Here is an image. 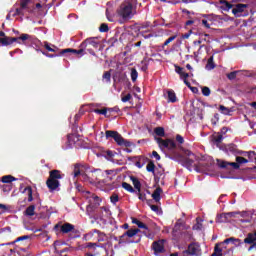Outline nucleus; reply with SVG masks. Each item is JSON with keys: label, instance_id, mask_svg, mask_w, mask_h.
I'll use <instances>...</instances> for the list:
<instances>
[{"label": "nucleus", "instance_id": "8fccbe9b", "mask_svg": "<svg viewBox=\"0 0 256 256\" xmlns=\"http://www.w3.org/2000/svg\"><path fill=\"white\" fill-rule=\"evenodd\" d=\"M192 229L193 231H201V229H203V224L197 222L196 224L193 225Z\"/></svg>", "mask_w": 256, "mask_h": 256}, {"label": "nucleus", "instance_id": "c85d7f7f", "mask_svg": "<svg viewBox=\"0 0 256 256\" xmlns=\"http://www.w3.org/2000/svg\"><path fill=\"white\" fill-rule=\"evenodd\" d=\"M146 171L148 173H155V162L153 160H150L146 166Z\"/></svg>", "mask_w": 256, "mask_h": 256}, {"label": "nucleus", "instance_id": "4468645a", "mask_svg": "<svg viewBox=\"0 0 256 256\" xmlns=\"http://www.w3.org/2000/svg\"><path fill=\"white\" fill-rule=\"evenodd\" d=\"M113 79L117 83H127L128 85H131V82L129 81V78L127 77V74L123 72H117L114 76Z\"/></svg>", "mask_w": 256, "mask_h": 256}, {"label": "nucleus", "instance_id": "052dcab7", "mask_svg": "<svg viewBox=\"0 0 256 256\" xmlns=\"http://www.w3.org/2000/svg\"><path fill=\"white\" fill-rule=\"evenodd\" d=\"M152 156L156 159V161H161V156L159 153H157V151H153Z\"/></svg>", "mask_w": 256, "mask_h": 256}, {"label": "nucleus", "instance_id": "f8f14e48", "mask_svg": "<svg viewBox=\"0 0 256 256\" xmlns=\"http://www.w3.org/2000/svg\"><path fill=\"white\" fill-rule=\"evenodd\" d=\"M235 217V212L221 213L216 216V223H229Z\"/></svg>", "mask_w": 256, "mask_h": 256}, {"label": "nucleus", "instance_id": "4be33fe9", "mask_svg": "<svg viewBox=\"0 0 256 256\" xmlns=\"http://www.w3.org/2000/svg\"><path fill=\"white\" fill-rule=\"evenodd\" d=\"M130 180L132 181L136 191H141V182L139 181V179L135 176H130Z\"/></svg>", "mask_w": 256, "mask_h": 256}, {"label": "nucleus", "instance_id": "393cba45", "mask_svg": "<svg viewBox=\"0 0 256 256\" xmlns=\"http://www.w3.org/2000/svg\"><path fill=\"white\" fill-rule=\"evenodd\" d=\"M212 141L216 143V145H219L223 141V134L217 133L212 135Z\"/></svg>", "mask_w": 256, "mask_h": 256}, {"label": "nucleus", "instance_id": "aec40b11", "mask_svg": "<svg viewBox=\"0 0 256 256\" xmlns=\"http://www.w3.org/2000/svg\"><path fill=\"white\" fill-rule=\"evenodd\" d=\"M132 223H134V225H137L139 229H145L146 231H149V227L137 218H132Z\"/></svg>", "mask_w": 256, "mask_h": 256}, {"label": "nucleus", "instance_id": "423d86ee", "mask_svg": "<svg viewBox=\"0 0 256 256\" xmlns=\"http://www.w3.org/2000/svg\"><path fill=\"white\" fill-rule=\"evenodd\" d=\"M229 243H232L233 245H242L241 239L239 238H227L222 243L215 245L214 252L210 256H223V249L219 247V245H229Z\"/></svg>", "mask_w": 256, "mask_h": 256}, {"label": "nucleus", "instance_id": "72a5a7b5", "mask_svg": "<svg viewBox=\"0 0 256 256\" xmlns=\"http://www.w3.org/2000/svg\"><path fill=\"white\" fill-rule=\"evenodd\" d=\"M25 9L27 8H23V6H20L19 8H16L15 13L13 14L14 17H17V15H25Z\"/></svg>", "mask_w": 256, "mask_h": 256}, {"label": "nucleus", "instance_id": "6e6d98bb", "mask_svg": "<svg viewBox=\"0 0 256 256\" xmlns=\"http://www.w3.org/2000/svg\"><path fill=\"white\" fill-rule=\"evenodd\" d=\"M132 97L133 96H131V94H127L126 96H123L121 98V101H122V103H127V101H131Z\"/></svg>", "mask_w": 256, "mask_h": 256}, {"label": "nucleus", "instance_id": "37998d69", "mask_svg": "<svg viewBox=\"0 0 256 256\" xmlns=\"http://www.w3.org/2000/svg\"><path fill=\"white\" fill-rule=\"evenodd\" d=\"M109 115L108 117H111V113H119L121 111V109L118 108V106H115L113 108H106Z\"/></svg>", "mask_w": 256, "mask_h": 256}, {"label": "nucleus", "instance_id": "4c0bfd02", "mask_svg": "<svg viewBox=\"0 0 256 256\" xmlns=\"http://www.w3.org/2000/svg\"><path fill=\"white\" fill-rule=\"evenodd\" d=\"M236 162L238 163V165H243L245 163H249V160L246 159L245 157L237 156Z\"/></svg>", "mask_w": 256, "mask_h": 256}, {"label": "nucleus", "instance_id": "e433bc0d", "mask_svg": "<svg viewBox=\"0 0 256 256\" xmlns=\"http://www.w3.org/2000/svg\"><path fill=\"white\" fill-rule=\"evenodd\" d=\"M219 110L221 113H223V115H231V110L224 105H220Z\"/></svg>", "mask_w": 256, "mask_h": 256}, {"label": "nucleus", "instance_id": "f704fd0d", "mask_svg": "<svg viewBox=\"0 0 256 256\" xmlns=\"http://www.w3.org/2000/svg\"><path fill=\"white\" fill-rule=\"evenodd\" d=\"M27 239H31V236L29 235L20 236L14 242L9 243V245H15V243H19V241H25Z\"/></svg>", "mask_w": 256, "mask_h": 256}, {"label": "nucleus", "instance_id": "412c9836", "mask_svg": "<svg viewBox=\"0 0 256 256\" xmlns=\"http://www.w3.org/2000/svg\"><path fill=\"white\" fill-rule=\"evenodd\" d=\"M97 207L95 204L90 203L87 207H86V213L87 215H89V217H93V214L95 213V210L97 209Z\"/></svg>", "mask_w": 256, "mask_h": 256}, {"label": "nucleus", "instance_id": "6e6552de", "mask_svg": "<svg viewBox=\"0 0 256 256\" xmlns=\"http://www.w3.org/2000/svg\"><path fill=\"white\" fill-rule=\"evenodd\" d=\"M183 256H201V246L197 243H191L188 248L182 252Z\"/></svg>", "mask_w": 256, "mask_h": 256}, {"label": "nucleus", "instance_id": "a878e982", "mask_svg": "<svg viewBox=\"0 0 256 256\" xmlns=\"http://www.w3.org/2000/svg\"><path fill=\"white\" fill-rule=\"evenodd\" d=\"M24 214L27 217H33V215H35V205H30L26 208Z\"/></svg>", "mask_w": 256, "mask_h": 256}, {"label": "nucleus", "instance_id": "dca6fc26", "mask_svg": "<svg viewBox=\"0 0 256 256\" xmlns=\"http://www.w3.org/2000/svg\"><path fill=\"white\" fill-rule=\"evenodd\" d=\"M163 193V189L161 187H157L152 193V199L155 203H159L161 201V194Z\"/></svg>", "mask_w": 256, "mask_h": 256}, {"label": "nucleus", "instance_id": "58836bf2", "mask_svg": "<svg viewBox=\"0 0 256 256\" xmlns=\"http://www.w3.org/2000/svg\"><path fill=\"white\" fill-rule=\"evenodd\" d=\"M221 9L223 11H229L230 9H233V4L229 3L228 1H226L224 3V5L221 6Z\"/></svg>", "mask_w": 256, "mask_h": 256}, {"label": "nucleus", "instance_id": "338daca9", "mask_svg": "<svg viewBox=\"0 0 256 256\" xmlns=\"http://www.w3.org/2000/svg\"><path fill=\"white\" fill-rule=\"evenodd\" d=\"M213 55L208 58L207 65H215V62L213 61Z\"/></svg>", "mask_w": 256, "mask_h": 256}, {"label": "nucleus", "instance_id": "7c9ffc66", "mask_svg": "<svg viewBox=\"0 0 256 256\" xmlns=\"http://www.w3.org/2000/svg\"><path fill=\"white\" fill-rule=\"evenodd\" d=\"M122 187H123V189L128 191V193H135V189L133 188V186H131V184H129L127 182H123Z\"/></svg>", "mask_w": 256, "mask_h": 256}, {"label": "nucleus", "instance_id": "603ef678", "mask_svg": "<svg viewBox=\"0 0 256 256\" xmlns=\"http://www.w3.org/2000/svg\"><path fill=\"white\" fill-rule=\"evenodd\" d=\"M29 1L31 0H20V7H22V9H27V6L29 5Z\"/></svg>", "mask_w": 256, "mask_h": 256}, {"label": "nucleus", "instance_id": "7ed1b4c3", "mask_svg": "<svg viewBox=\"0 0 256 256\" xmlns=\"http://www.w3.org/2000/svg\"><path fill=\"white\" fill-rule=\"evenodd\" d=\"M59 179H63V174H61L60 170H51L49 172V177L46 180V186L48 187L50 193L57 191V189L61 187V182H59Z\"/></svg>", "mask_w": 256, "mask_h": 256}, {"label": "nucleus", "instance_id": "9d476101", "mask_svg": "<svg viewBox=\"0 0 256 256\" xmlns=\"http://www.w3.org/2000/svg\"><path fill=\"white\" fill-rule=\"evenodd\" d=\"M151 249L154 251L155 256H159L162 253H165V240L161 239L154 241L151 245Z\"/></svg>", "mask_w": 256, "mask_h": 256}, {"label": "nucleus", "instance_id": "f3484780", "mask_svg": "<svg viewBox=\"0 0 256 256\" xmlns=\"http://www.w3.org/2000/svg\"><path fill=\"white\" fill-rule=\"evenodd\" d=\"M256 241V230L254 233H248L246 238L244 239V243L246 245H253V243Z\"/></svg>", "mask_w": 256, "mask_h": 256}, {"label": "nucleus", "instance_id": "f03ea898", "mask_svg": "<svg viewBox=\"0 0 256 256\" xmlns=\"http://www.w3.org/2000/svg\"><path fill=\"white\" fill-rule=\"evenodd\" d=\"M137 5V0H125L117 9L118 17L123 21H129L133 18V6Z\"/></svg>", "mask_w": 256, "mask_h": 256}, {"label": "nucleus", "instance_id": "0eeeda50", "mask_svg": "<svg viewBox=\"0 0 256 256\" xmlns=\"http://www.w3.org/2000/svg\"><path fill=\"white\" fill-rule=\"evenodd\" d=\"M157 144L159 145L160 149H168V151H175L177 149V144L175 143V140L172 139H166L164 140L161 137L155 138Z\"/></svg>", "mask_w": 256, "mask_h": 256}, {"label": "nucleus", "instance_id": "b1692460", "mask_svg": "<svg viewBox=\"0 0 256 256\" xmlns=\"http://www.w3.org/2000/svg\"><path fill=\"white\" fill-rule=\"evenodd\" d=\"M67 139H68L69 145H75V143L79 141V137L77 136V134H69L67 136Z\"/></svg>", "mask_w": 256, "mask_h": 256}, {"label": "nucleus", "instance_id": "4d7b16f0", "mask_svg": "<svg viewBox=\"0 0 256 256\" xmlns=\"http://www.w3.org/2000/svg\"><path fill=\"white\" fill-rule=\"evenodd\" d=\"M103 79H105L107 82L111 81V72L106 71V72L103 74Z\"/></svg>", "mask_w": 256, "mask_h": 256}, {"label": "nucleus", "instance_id": "ea45409f", "mask_svg": "<svg viewBox=\"0 0 256 256\" xmlns=\"http://www.w3.org/2000/svg\"><path fill=\"white\" fill-rule=\"evenodd\" d=\"M94 113H97V115H104L105 117H108L107 115V108L104 109H94Z\"/></svg>", "mask_w": 256, "mask_h": 256}, {"label": "nucleus", "instance_id": "473e14b6", "mask_svg": "<svg viewBox=\"0 0 256 256\" xmlns=\"http://www.w3.org/2000/svg\"><path fill=\"white\" fill-rule=\"evenodd\" d=\"M131 80L133 83H135V81H137V77H139V73L137 72V69L135 68H131Z\"/></svg>", "mask_w": 256, "mask_h": 256}, {"label": "nucleus", "instance_id": "ddd939ff", "mask_svg": "<svg viewBox=\"0 0 256 256\" xmlns=\"http://www.w3.org/2000/svg\"><path fill=\"white\" fill-rule=\"evenodd\" d=\"M137 233H141V230L139 228H135V229H129L128 231H126L124 234H122L120 236V239H119V245H121V243H125L126 241V237H135V235H137Z\"/></svg>", "mask_w": 256, "mask_h": 256}, {"label": "nucleus", "instance_id": "3c124183", "mask_svg": "<svg viewBox=\"0 0 256 256\" xmlns=\"http://www.w3.org/2000/svg\"><path fill=\"white\" fill-rule=\"evenodd\" d=\"M97 247H98L97 243H93V242L86 243L87 249H97Z\"/></svg>", "mask_w": 256, "mask_h": 256}, {"label": "nucleus", "instance_id": "5701e85b", "mask_svg": "<svg viewBox=\"0 0 256 256\" xmlns=\"http://www.w3.org/2000/svg\"><path fill=\"white\" fill-rule=\"evenodd\" d=\"M168 102L169 103H176L177 102V95L175 94V91L168 90Z\"/></svg>", "mask_w": 256, "mask_h": 256}, {"label": "nucleus", "instance_id": "a19ab883", "mask_svg": "<svg viewBox=\"0 0 256 256\" xmlns=\"http://www.w3.org/2000/svg\"><path fill=\"white\" fill-rule=\"evenodd\" d=\"M202 95L209 97V95H211V89L207 86L202 87Z\"/></svg>", "mask_w": 256, "mask_h": 256}, {"label": "nucleus", "instance_id": "79ce46f5", "mask_svg": "<svg viewBox=\"0 0 256 256\" xmlns=\"http://www.w3.org/2000/svg\"><path fill=\"white\" fill-rule=\"evenodd\" d=\"M100 33H107L109 31V25L102 23L99 27Z\"/></svg>", "mask_w": 256, "mask_h": 256}, {"label": "nucleus", "instance_id": "6ab92c4d", "mask_svg": "<svg viewBox=\"0 0 256 256\" xmlns=\"http://www.w3.org/2000/svg\"><path fill=\"white\" fill-rule=\"evenodd\" d=\"M226 151L228 153H231L232 155H239V149L237 148V145H235V144H229L226 147Z\"/></svg>", "mask_w": 256, "mask_h": 256}, {"label": "nucleus", "instance_id": "f257e3e1", "mask_svg": "<svg viewBox=\"0 0 256 256\" xmlns=\"http://www.w3.org/2000/svg\"><path fill=\"white\" fill-rule=\"evenodd\" d=\"M87 45H91L92 47H99V42H97L96 38H87L84 40L80 46L79 49H73V48H66V49H59V47L50 44L49 42H44V48L50 53L54 54H47V57L53 58V57H61V55H65V57H77L80 59V57H83L86 55L85 49H87Z\"/></svg>", "mask_w": 256, "mask_h": 256}, {"label": "nucleus", "instance_id": "69168bd1", "mask_svg": "<svg viewBox=\"0 0 256 256\" xmlns=\"http://www.w3.org/2000/svg\"><path fill=\"white\" fill-rule=\"evenodd\" d=\"M238 155H243L244 157H248L249 156V151H241V150H238Z\"/></svg>", "mask_w": 256, "mask_h": 256}, {"label": "nucleus", "instance_id": "5fc2aeb1", "mask_svg": "<svg viewBox=\"0 0 256 256\" xmlns=\"http://www.w3.org/2000/svg\"><path fill=\"white\" fill-rule=\"evenodd\" d=\"M176 141L177 143H179L180 145H183L185 143V139L183 138V136L177 134L176 135Z\"/></svg>", "mask_w": 256, "mask_h": 256}, {"label": "nucleus", "instance_id": "680f3d73", "mask_svg": "<svg viewBox=\"0 0 256 256\" xmlns=\"http://www.w3.org/2000/svg\"><path fill=\"white\" fill-rule=\"evenodd\" d=\"M87 51L90 53L91 56H93L92 59H95V60L99 59V57H97V54H95V51L91 49H87Z\"/></svg>", "mask_w": 256, "mask_h": 256}, {"label": "nucleus", "instance_id": "2f4dec72", "mask_svg": "<svg viewBox=\"0 0 256 256\" xmlns=\"http://www.w3.org/2000/svg\"><path fill=\"white\" fill-rule=\"evenodd\" d=\"M154 133L155 135H157L158 137H163L165 135V128L163 127H156L154 129Z\"/></svg>", "mask_w": 256, "mask_h": 256}, {"label": "nucleus", "instance_id": "0e129e2a", "mask_svg": "<svg viewBox=\"0 0 256 256\" xmlns=\"http://www.w3.org/2000/svg\"><path fill=\"white\" fill-rule=\"evenodd\" d=\"M202 25H204L206 29H211V25H209V22L205 19L202 20Z\"/></svg>", "mask_w": 256, "mask_h": 256}, {"label": "nucleus", "instance_id": "49530a36", "mask_svg": "<svg viewBox=\"0 0 256 256\" xmlns=\"http://www.w3.org/2000/svg\"><path fill=\"white\" fill-rule=\"evenodd\" d=\"M110 201H111V203H113V205H115L116 203H118L119 202V195L118 194H112L111 196H110Z\"/></svg>", "mask_w": 256, "mask_h": 256}, {"label": "nucleus", "instance_id": "bb28decb", "mask_svg": "<svg viewBox=\"0 0 256 256\" xmlns=\"http://www.w3.org/2000/svg\"><path fill=\"white\" fill-rule=\"evenodd\" d=\"M89 202L93 203V205H96V207H99V205H101V199L95 194L92 195Z\"/></svg>", "mask_w": 256, "mask_h": 256}, {"label": "nucleus", "instance_id": "2eb2a0df", "mask_svg": "<svg viewBox=\"0 0 256 256\" xmlns=\"http://www.w3.org/2000/svg\"><path fill=\"white\" fill-rule=\"evenodd\" d=\"M247 7H249V4H236L235 8L232 9V13L235 17H241L239 13H245Z\"/></svg>", "mask_w": 256, "mask_h": 256}, {"label": "nucleus", "instance_id": "a211bd4d", "mask_svg": "<svg viewBox=\"0 0 256 256\" xmlns=\"http://www.w3.org/2000/svg\"><path fill=\"white\" fill-rule=\"evenodd\" d=\"M75 229V226L71 223H65L61 226V233H71Z\"/></svg>", "mask_w": 256, "mask_h": 256}, {"label": "nucleus", "instance_id": "e2e57ef3", "mask_svg": "<svg viewBox=\"0 0 256 256\" xmlns=\"http://www.w3.org/2000/svg\"><path fill=\"white\" fill-rule=\"evenodd\" d=\"M150 209L154 211V213H159V206L157 205H150Z\"/></svg>", "mask_w": 256, "mask_h": 256}, {"label": "nucleus", "instance_id": "9b49d317", "mask_svg": "<svg viewBox=\"0 0 256 256\" xmlns=\"http://www.w3.org/2000/svg\"><path fill=\"white\" fill-rule=\"evenodd\" d=\"M217 165L220 169H229V167H233V169H239L241 166L239 162H227L224 160L217 159Z\"/></svg>", "mask_w": 256, "mask_h": 256}, {"label": "nucleus", "instance_id": "c9c22d12", "mask_svg": "<svg viewBox=\"0 0 256 256\" xmlns=\"http://www.w3.org/2000/svg\"><path fill=\"white\" fill-rule=\"evenodd\" d=\"M25 191H27L28 193V201H33V188H31V186H28L25 188Z\"/></svg>", "mask_w": 256, "mask_h": 256}, {"label": "nucleus", "instance_id": "de8ad7c7", "mask_svg": "<svg viewBox=\"0 0 256 256\" xmlns=\"http://www.w3.org/2000/svg\"><path fill=\"white\" fill-rule=\"evenodd\" d=\"M81 177L84 181H86L87 183H95V181L93 179H91L87 174L83 173L81 174Z\"/></svg>", "mask_w": 256, "mask_h": 256}, {"label": "nucleus", "instance_id": "13d9d810", "mask_svg": "<svg viewBox=\"0 0 256 256\" xmlns=\"http://www.w3.org/2000/svg\"><path fill=\"white\" fill-rule=\"evenodd\" d=\"M113 157H115V154L113 153V151L108 150L106 152V159H113Z\"/></svg>", "mask_w": 256, "mask_h": 256}, {"label": "nucleus", "instance_id": "c03bdc74", "mask_svg": "<svg viewBox=\"0 0 256 256\" xmlns=\"http://www.w3.org/2000/svg\"><path fill=\"white\" fill-rule=\"evenodd\" d=\"M248 162L249 161H255L256 163V153L255 151H248Z\"/></svg>", "mask_w": 256, "mask_h": 256}, {"label": "nucleus", "instance_id": "cd10ccee", "mask_svg": "<svg viewBox=\"0 0 256 256\" xmlns=\"http://www.w3.org/2000/svg\"><path fill=\"white\" fill-rule=\"evenodd\" d=\"M175 39H177V35H173L171 37H169L161 46V49L163 51H165V47H167V45H169V43H173V41H175Z\"/></svg>", "mask_w": 256, "mask_h": 256}, {"label": "nucleus", "instance_id": "c756f323", "mask_svg": "<svg viewBox=\"0 0 256 256\" xmlns=\"http://www.w3.org/2000/svg\"><path fill=\"white\" fill-rule=\"evenodd\" d=\"M13 181H17V178L11 175H6L2 177V183H13Z\"/></svg>", "mask_w": 256, "mask_h": 256}, {"label": "nucleus", "instance_id": "864d4df0", "mask_svg": "<svg viewBox=\"0 0 256 256\" xmlns=\"http://www.w3.org/2000/svg\"><path fill=\"white\" fill-rule=\"evenodd\" d=\"M137 193H138V199L140 201H147V195L141 193V191H137Z\"/></svg>", "mask_w": 256, "mask_h": 256}, {"label": "nucleus", "instance_id": "39448f33", "mask_svg": "<svg viewBox=\"0 0 256 256\" xmlns=\"http://www.w3.org/2000/svg\"><path fill=\"white\" fill-rule=\"evenodd\" d=\"M105 137L106 139H113L120 147H131V145H133V143L125 140V138H123V136L115 130H107L105 132Z\"/></svg>", "mask_w": 256, "mask_h": 256}, {"label": "nucleus", "instance_id": "bf43d9fd", "mask_svg": "<svg viewBox=\"0 0 256 256\" xmlns=\"http://www.w3.org/2000/svg\"><path fill=\"white\" fill-rule=\"evenodd\" d=\"M185 163H186V165L191 167L195 163V161L193 159H191V158H186L185 159Z\"/></svg>", "mask_w": 256, "mask_h": 256}, {"label": "nucleus", "instance_id": "20e7f679", "mask_svg": "<svg viewBox=\"0 0 256 256\" xmlns=\"http://www.w3.org/2000/svg\"><path fill=\"white\" fill-rule=\"evenodd\" d=\"M31 36L29 34H21L19 37H8L5 32L0 31V47H8V45H13V43H21L19 41H27Z\"/></svg>", "mask_w": 256, "mask_h": 256}, {"label": "nucleus", "instance_id": "a18cd8bd", "mask_svg": "<svg viewBox=\"0 0 256 256\" xmlns=\"http://www.w3.org/2000/svg\"><path fill=\"white\" fill-rule=\"evenodd\" d=\"M237 73H239V71H232L230 73L227 74V77L230 81H233V79H237Z\"/></svg>", "mask_w": 256, "mask_h": 256}, {"label": "nucleus", "instance_id": "1a4fd4ad", "mask_svg": "<svg viewBox=\"0 0 256 256\" xmlns=\"http://www.w3.org/2000/svg\"><path fill=\"white\" fill-rule=\"evenodd\" d=\"M175 73L179 75L181 81L184 82L186 87H191V82L187 81L189 79V73H187V70L185 67H181L180 65H175Z\"/></svg>", "mask_w": 256, "mask_h": 256}, {"label": "nucleus", "instance_id": "774afa93", "mask_svg": "<svg viewBox=\"0 0 256 256\" xmlns=\"http://www.w3.org/2000/svg\"><path fill=\"white\" fill-rule=\"evenodd\" d=\"M205 69L206 71H213V69H215V65H206Z\"/></svg>", "mask_w": 256, "mask_h": 256}, {"label": "nucleus", "instance_id": "09e8293b", "mask_svg": "<svg viewBox=\"0 0 256 256\" xmlns=\"http://www.w3.org/2000/svg\"><path fill=\"white\" fill-rule=\"evenodd\" d=\"M79 167V164L74 165V177H79V175H81V170H79Z\"/></svg>", "mask_w": 256, "mask_h": 256}]
</instances>
